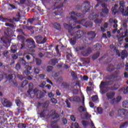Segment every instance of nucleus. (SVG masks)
Returning <instances> with one entry per match:
<instances>
[{
  "instance_id": "f257e3e1",
  "label": "nucleus",
  "mask_w": 128,
  "mask_h": 128,
  "mask_svg": "<svg viewBox=\"0 0 128 128\" xmlns=\"http://www.w3.org/2000/svg\"><path fill=\"white\" fill-rule=\"evenodd\" d=\"M70 20L69 22L70 24L68 25L66 23L64 24V26L66 28H68V26H70L72 28H76V24H82V26H86V28H88V26H92V23L91 22H86L84 20H78V18H82V16H84L80 14L71 12L70 13Z\"/></svg>"
},
{
  "instance_id": "f03ea898",
  "label": "nucleus",
  "mask_w": 128,
  "mask_h": 128,
  "mask_svg": "<svg viewBox=\"0 0 128 128\" xmlns=\"http://www.w3.org/2000/svg\"><path fill=\"white\" fill-rule=\"evenodd\" d=\"M34 88V84L32 83L29 84V90L28 91V94H30V98H34V96L36 94L37 96V98H42L44 96V94L38 88H35L34 90H32Z\"/></svg>"
},
{
  "instance_id": "7ed1b4c3",
  "label": "nucleus",
  "mask_w": 128,
  "mask_h": 128,
  "mask_svg": "<svg viewBox=\"0 0 128 128\" xmlns=\"http://www.w3.org/2000/svg\"><path fill=\"white\" fill-rule=\"evenodd\" d=\"M52 116V120H54V121H52V122H56L58 121V118L59 116L58 115V113L56 112L54 110H52L50 112H50L48 110H45L42 111L40 114V118H44V116Z\"/></svg>"
},
{
  "instance_id": "20e7f679",
  "label": "nucleus",
  "mask_w": 128,
  "mask_h": 128,
  "mask_svg": "<svg viewBox=\"0 0 128 128\" xmlns=\"http://www.w3.org/2000/svg\"><path fill=\"white\" fill-rule=\"evenodd\" d=\"M102 8L101 10L102 12L100 13V16L102 18H104V16L108 14V6L106 4H102Z\"/></svg>"
},
{
  "instance_id": "39448f33",
  "label": "nucleus",
  "mask_w": 128,
  "mask_h": 128,
  "mask_svg": "<svg viewBox=\"0 0 128 128\" xmlns=\"http://www.w3.org/2000/svg\"><path fill=\"white\" fill-rule=\"evenodd\" d=\"M120 8H119V10L122 14L123 16H128V6L126 10L124 12V2L120 1Z\"/></svg>"
},
{
  "instance_id": "423d86ee",
  "label": "nucleus",
  "mask_w": 128,
  "mask_h": 128,
  "mask_svg": "<svg viewBox=\"0 0 128 128\" xmlns=\"http://www.w3.org/2000/svg\"><path fill=\"white\" fill-rule=\"evenodd\" d=\"M26 46L28 48H36V43L32 39H28L26 41Z\"/></svg>"
},
{
  "instance_id": "0eeeda50",
  "label": "nucleus",
  "mask_w": 128,
  "mask_h": 128,
  "mask_svg": "<svg viewBox=\"0 0 128 128\" xmlns=\"http://www.w3.org/2000/svg\"><path fill=\"white\" fill-rule=\"evenodd\" d=\"M90 2H84V6L82 8V12L83 14H84L88 12H90Z\"/></svg>"
},
{
  "instance_id": "6e6552de",
  "label": "nucleus",
  "mask_w": 128,
  "mask_h": 128,
  "mask_svg": "<svg viewBox=\"0 0 128 128\" xmlns=\"http://www.w3.org/2000/svg\"><path fill=\"white\" fill-rule=\"evenodd\" d=\"M1 102L3 106L6 108H10L12 106L11 102L8 99L3 98L2 99Z\"/></svg>"
},
{
  "instance_id": "1a4fd4ad",
  "label": "nucleus",
  "mask_w": 128,
  "mask_h": 128,
  "mask_svg": "<svg viewBox=\"0 0 128 128\" xmlns=\"http://www.w3.org/2000/svg\"><path fill=\"white\" fill-rule=\"evenodd\" d=\"M118 116H126V114H128V110H126L124 109V108H120L118 110Z\"/></svg>"
},
{
  "instance_id": "9d476101",
  "label": "nucleus",
  "mask_w": 128,
  "mask_h": 128,
  "mask_svg": "<svg viewBox=\"0 0 128 128\" xmlns=\"http://www.w3.org/2000/svg\"><path fill=\"white\" fill-rule=\"evenodd\" d=\"M116 94L114 92L108 93L106 96L108 100H111V103L114 104V96Z\"/></svg>"
},
{
  "instance_id": "9b49d317",
  "label": "nucleus",
  "mask_w": 128,
  "mask_h": 128,
  "mask_svg": "<svg viewBox=\"0 0 128 128\" xmlns=\"http://www.w3.org/2000/svg\"><path fill=\"white\" fill-rule=\"evenodd\" d=\"M42 36H38L36 38V42H38V44H44V42H46V38H44L43 40H42Z\"/></svg>"
},
{
  "instance_id": "f8f14e48",
  "label": "nucleus",
  "mask_w": 128,
  "mask_h": 128,
  "mask_svg": "<svg viewBox=\"0 0 128 128\" xmlns=\"http://www.w3.org/2000/svg\"><path fill=\"white\" fill-rule=\"evenodd\" d=\"M128 56V51L124 50L121 53V58L122 60H124L125 58H126Z\"/></svg>"
},
{
  "instance_id": "ddd939ff",
  "label": "nucleus",
  "mask_w": 128,
  "mask_h": 128,
  "mask_svg": "<svg viewBox=\"0 0 128 128\" xmlns=\"http://www.w3.org/2000/svg\"><path fill=\"white\" fill-rule=\"evenodd\" d=\"M88 38L89 40H92L93 38H94V37L96 36V33L94 32H90L88 34Z\"/></svg>"
},
{
  "instance_id": "4468645a",
  "label": "nucleus",
  "mask_w": 128,
  "mask_h": 128,
  "mask_svg": "<svg viewBox=\"0 0 128 128\" xmlns=\"http://www.w3.org/2000/svg\"><path fill=\"white\" fill-rule=\"evenodd\" d=\"M82 32L78 31L75 33V38H82Z\"/></svg>"
},
{
  "instance_id": "2eb2a0df",
  "label": "nucleus",
  "mask_w": 128,
  "mask_h": 128,
  "mask_svg": "<svg viewBox=\"0 0 128 128\" xmlns=\"http://www.w3.org/2000/svg\"><path fill=\"white\" fill-rule=\"evenodd\" d=\"M8 78L10 82H12L13 84H16V81L12 78V75H9Z\"/></svg>"
},
{
  "instance_id": "dca6fc26",
  "label": "nucleus",
  "mask_w": 128,
  "mask_h": 128,
  "mask_svg": "<svg viewBox=\"0 0 128 128\" xmlns=\"http://www.w3.org/2000/svg\"><path fill=\"white\" fill-rule=\"evenodd\" d=\"M108 84L106 82H102L100 85V92H102V90L104 88H106V86H108Z\"/></svg>"
},
{
  "instance_id": "f3484780",
  "label": "nucleus",
  "mask_w": 128,
  "mask_h": 128,
  "mask_svg": "<svg viewBox=\"0 0 128 128\" xmlns=\"http://www.w3.org/2000/svg\"><path fill=\"white\" fill-rule=\"evenodd\" d=\"M98 15H96V13H92L89 16V18L92 20H94L96 18H98Z\"/></svg>"
},
{
  "instance_id": "a211bd4d",
  "label": "nucleus",
  "mask_w": 128,
  "mask_h": 128,
  "mask_svg": "<svg viewBox=\"0 0 128 128\" xmlns=\"http://www.w3.org/2000/svg\"><path fill=\"white\" fill-rule=\"evenodd\" d=\"M90 52H92V50L90 49V48H89L85 52H82V54L84 56H86L90 54Z\"/></svg>"
},
{
  "instance_id": "6ab92c4d",
  "label": "nucleus",
  "mask_w": 128,
  "mask_h": 128,
  "mask_svg": "<svg viewBox=\"0 0 128 128\" xmlns=\"http://www.w3.org/2000/svg\"><path fill=\"white\" fill-rule=\"evenodd\" d=\"M58 59H54L49 62V64H51V66H55L56 64H58Z\"/></svg>"
},
{
  "instance_id": "aec40b11",
  "label": "nucleus",
  "mask_w": 128,
  "mask_h": 128,
  "mask_svg": "<svg viewBox=\"0 0 128 128\" xmlns=\"http://www.w3.org/2000/svg\"><path fill=\"white\" fill-rule=\"evenodd\" d=\"M118 8V5L116 4L114 7H112V14H116V12H118V10L116 9Z\"/></svg>"
},
{
  "instance_id": "412c9836",
  "label": "nucleus",
  "mask_w": 128,
  "mask_h": 128,
  "mask_svg": "<svg viewBox=\"0 0 128 128\" xmlns=\"http://www.w3.org/2000/svg\"><path fill=\"white\" fill-rule=\"evenodd\" d=\"M15 102L18 106H24V104L22 103L19 99H16Z\"/></svg>"
},
{
  "instance_id": "4be33fe9",
  "label": "nucleus",
  "mask_w": 128,
  "mask_h": 128,
  "mask_svg": "<svg viewBox=\"0 0 128 128\" xmlns=\"http://www.w3.org/2000/svg\"><path fill=\"white\" fill-rule=\"evenodd\" d=\"M126 26H128V25H126V23L123 24V28H124V34L126 36H128V29H126Z\"/></svg>"
},
{
  "instance_id": "5701e85b",
  "label": "nucleus",
  "mask_w": 128,
  "mask_h": 128,
  "mask_svg": "<svg viewBox=\"0 0 128 128\" xmlns=\"http://www.w3.org/2000/svg\"><path fill=\"white\" fill-rule=\"evenodd\" d=\"M122 106L124 108H128V100H124L122 102Z\"/></svg>"
},
{
  "instance_id": "b1692460",
  "label": "nucleus",
  "mask_w": 128,
  "mask_h": 128,
  "mask_svg": "<svg viewBox=\"0 0 128 128\" xmlns=\"http://www.w3.org/2000/svg\"><path fill=\"white\" fill-rule=\"evenodd\" d=\"M17 50V49H16V45H14V46H11V52L13 53V54H14Z\"/></svg>"
},
{
  "instance_id": "393cba45",
  "label": "nucleus",
  "mask_w": 128,
  "mask_h": 128,
  "mask_svg": "<svg viewBox=\"0 0 128 128\" xmlns=\"http://www.w3.org/2000/svg\"><path fill=\"white\" fill-rule=\"evenodd\" d=\"M120 100H122V96H117L116 99L114 98V102H120Z\"/></svg>"
},
{
  "instance_id": "a878e982",
  "label": "nucleus",
  "mask_w": 128,
  "mask_h": 128,
  "mask_svg": "<svg viewBox=\"0 0 128 128\" xmlns=\"http://www.w3.org/2000/svg\"><path fill=\"white\" fill-rule=\"evenodd\" d=\"M78 110L80 112H86V108L82 107V106H80L78 108Z\"/></svg>"
},
{
  "instance_id": "bb28decb",
  "label": "nucleus",
  "mask_w": 128,
  "mask_h": 128,
  "mask_svg": "<svg viewBox=\"0 0 128 128\" xmlns=\"http://www.w3.org/2000/svg\"><path fill=\"white\" fill-rule=\"evenodd\" d=\"M18 128H26V124L22 123H20L18 124Z\"/></svg>"
},
{
  "instance_id": "cd10ccee",
  "label": "nucleus",
  "mask_w": 128,
  "mask_h": 128,
  "mask_svg": "<svg viewBox=\"0 0 128 128\" xmlns=\"http://www.w3.org/2000/svg\"><path fill=\"white\" fill-rule=\"evenodd\" d=\"M54 28H55L56 30H60V25L58 24V23H55L54 24Z\"/></svg>"
},
{
  "instance_id": "c85d7f7f",
  "label": "nucleus",
  "mask_w": 128,
  "mask_h": 128,
  "mask_svg": "<svg viewBox=\"0 0 128 128\" xmlns=\"http://www.w3.org/2000/svg\"><path fill=\"white\" fill-rule=\"evenodd\" d=\"M86 48V46H81L78 47L76 49V52H78V50H84Z\"/></svg>"
},
{
  "instance_id": "c756f323",
  "label": "nucleus",
  "mask_w": 128,
  "mask_h": 128,
  "mask_svg": "<svg viewBox=\"0 0 128 128\" xmlns=\"http://www.w3.org/2000/svg\"><path fill=\"white\" fill-rule=\"evenodd\" d=\"M114 24L113 25V28H118V20H114Z\"/></svg>"
},
{
  "instance_id": "7c9ffc66",
  "label": "nucleus",
  "mask_w": 128,
  "mask_h": 128,
  "mask_svg": "<svg viewBox=\"0 0 128 128\" xmlns=\"http://www.w3.org/2000/svg\"><path fill=\"white\" fill-rule=\"evenodd\" d=\"M44 56H46L47 58H52V54L50 52L44 53Z\"/></svg>"
},
{
  "instance_id": "2f4dec72",
  "label": "nucleus",
  "mask_w": 128,
  "mask_h": 128,
  "mask_svg": "<svg viewBox=\"0 0 128 128\" xmlns=\"http://www.w3.org/2000/svg\"><path fill=\"white\" fill-rule=\"evenodd\" d=\"M18 38L19 40H22V42H24V38L22 36L20 35L18 36Z\"/></svg>"
},
{
  "instance_id": "473e14b6",
  "label": "nucleus",
  "mask_w": 128,
  "mask_h": 128,
  "mask_svg": "<svg viewBox=\"0 0 128 128\" xmlns=\"http://www.w3.org/2000/svg\"><path fill=\"white\" fill-rule=\"evenodd\" d=\"M46 82L45 81L42 82L40 85L39 86L40 88H44V86H46Z\"/></svg>"
},
{
  "instance_id": "72a5a7b5",
  "label": "nucleus",
  "mask_w": 128,
  "mask_h": 128,
  "mask_svg": "<svg viewBox=\"0 0 128 128\" xmlns=\"http://www.w3.org/2000/svg\"><path fill=\"white\" fill-rule=\"evenodd\" d=\"M94 48H95L96 50H100V48H102V45L100 44H96V45L94 46Z\"/></svg>"
},
{
  "instance_id": "f704fd0d",
  "label": "nucleus",
  "mask_w": 128,
  "mask_h": 128,
  "mask_svg": "<svg viewBox=\"0 0 128 128\" xmlns=\"http://www.w3.org/2000/svg\"><path fill=\"white\" fill-rule=\"evenodd\" d=\"M54 68V67L52 66H48L46 68V70L48 72H52Z\"/></svg>"
},
{
  "instance_id": "c9c22d12",
  "label": "nucleus",
  "mask_w": 128,
  "mask_h": 128,
  "mask_svg": "<svg viewBox=\"0 0 128 128\" xmlns=\"http://www.w3.org/2000/svg\"><path fill=\"white\" fill-rule=\"evenodd\" d=\"M100 56V52H98L96 54H95L93 56L92 58L93 60H96V58H98Z\"/></svg>"
},
{
  "instance_id": "e433bc0d",
  "label": "nucleus",
  "mask_w": 128,
  "mask_h": 128,
  "mask_svg": "<svg viewBox=\"0 0 128 128\" xmlns=\"http://www.w3.org/2000/svg\"><path fill=\"white\" fill-rule=\"evenodd\" d=\"M82 122V124L84 127L86 126H88V122L86 120H83V121Z\"/></svg>"
},
{
  "instance_id": "4c0bfd02",
  "label": "nucleus",
  "mask_w": 128,
  "mask_h": 128,
  "mask_svg": "<svg viewBox=\"0 0 128 128\" xmlns=\"http://www.w3.org/2000/svg\"><path fill=\"white\" fill-rule=\"evenodd\" d=\"M97 110L99 114H102L104 110L102 108H97Z\"/></svg>"
},
{
  "instance_id": "58836bf2",
  "label": "nucleus",
  "mask_w": 128,
  "mask_h": 128,
  "mask_svg": "<svg viewBox=\"0 0 128 128\" xmlns=\"http://www.w3.org/2000/svg\"><path fill=\"white\" fill-rule=\"evenodd\" d=\"M70 42L71 44H76V38H72L70 40Z\"/></svg>"
},
{
  "instance_id": "ea45409f",
  "label": "nucleus",
  "mask_w": 128,
  "mask_h": 128,
  "mask_svg": "<svg viewBox=\"0 0 128 128\" xmlns=\"http://www.w3.org/2000/svg\"><path fill=\"white\" fill-rule=\"evenodd\" d=\"M30 74V72L28 70H25L23 72L24 74H26V76H28Z\"/></svg>"
},
{
  "instance_id": "a19ab883",
  "label": "nucleus",
  "mask_w": 128,
  "mask_h": 128,
  "mask_svg": "<svg viewBox=\"0 0 128 128\" xmlns=\"http://www.w3.org/2000/svg\"><path fill=\"white\" fill-rule=\"evenodd\" d=\"M16 76L20 80H24V77L22 76L20 74H17Z\"/></svg>"
},
{
  "instance_id": "79ce46f5",
  "label": "nucleus",
  "mask_w": 128,
  "mask_h": 128,
  "mask_svg": "<svg viewBox=\"0 0 128 128\" xmlns=\"http://www.w3.org/2000/svg\"><path fill=\"white\" fill-rule=\"evenodd\" d=\"M51 102L54 104H56L58 102V100L54 98L51 99Z\"/></svg>"
},
{
  "instance_id": "37998d69",
  "label": "nucleus",
  "mask_w": 128,
  "mask_h": 128,
  "mask_svg": "<svg viewBox=\"0 0 128 128\" xmlns=\"http://www.w3.org/2000/svg\"><path fill=\"white\" fill-rule=\"evenodd\" d=\"M36 64L39 65L42 64V60H40V59H36Z\"/></svg>"
},
{
  "instance_id": "c03bdc74",
  "label": "nucleus",
  "mask_w": 128,
  "mask_h": 128,
  "mask_svg": "<svg viewBox=\"0 0 128 128\" xmlns=\"http://www.w3.org/2000/svg\"><path fill=\"white\" fill-rule=\"evenodd\" d=\"M98 98L97 96H94L92 97V100H93V102H96Z\"/></svg>"
},
{
  "instance_id": "a18cd8bd",
  "label": "nucleus",
  "mask_w": 128,
  "mask_h": 128,
  "mask_svg": "<svg viewBox=\"0 0 128 128\" xmlns=\"http://www.w3.org/2000/svg\"><path fill=\"white\" fill-rule=\"evenodd\" d=\"M16 68L17 70H20V64L18 63L16 64Z\"/></svg>"
},
{
  "instance_id": "49530a36",
  "label": "nucleus",
  "mask_w": 128,
  "mask_h": 128,
  "mask_svg": "<svg viewBox=\"0 0 128 128\" xmlns=\"http://www.w3.org/2000/svg\"><path fill=\"white\" fill-rule=\"evenodd\" d=\"M74 100H74V102H80V98L78 96H76L74 98Z\"/></svg>"
},
{
  "instance_id": "de8ad7c7",
  "label": "nucleus",
  "mask_w": 128,
  "mask_h": 128,
  "mask_svg": "<svg viewBox=\"0 0 128 128\" xmlns=\"http://www.w3.org/2000/svg\"><path fill=\"white\" fill-rule=\"evenodd\" d=\"M48 96L49 98H54V94H52V92H49L48 93Z\"/></svg>"
},
{
  "instance_id": "09e8293b",
  "label": "nucleus",
  "mask_w": 128,
  "mask_h": 128,
  "mask_svg": "<svg viewBox=\"0 0 128 128\" xmlns=\"http://www.w3.org/2000/svg\"><path fill=\"white\" fill-rule=\"evenodd\" d=\"M34 74H40V70H38L36 68H34Z\"/></svg>"
},
{
  "instance_id": "8fccbe9b",
  "label": "nucleus",
  "mask_w": 128,
  "mask_h": 128,
  "mask_svg": "<svg viewBox=\"0 0 128 128\" xmlns=\"http://www.w3.org/2000/svg\"><path fill=\"white\" fill-rule=\"evenodd\" d=\"M66 104L67 105V108H70V102H68V100H66Z\"/></svg>"
},
{
  "instance_id": "3c124183",
  "label": "nucleus",
  "mask_w": 128,
  "mask_h": 128,
  "mask_svg": "<svg viewBox=\"0 0 128 128\" xmlns=\"http://www.w3.org/2000/svg\"><path fill=\"white\" fill-rule=\"evenodd\" d=\"M28 84V80H25L22 83V86H26Z\"/></svg>"
},
{
  "instance_id": "603ef678",
  "label": "nucleus",
  "mask_w": 128,
  "mask_h": 128,
  "mask_svg": "<svg viewBox=\"0 0 128 128\" xmlns=\"http://www.w3.org/2000/svg\"><path fill=\"white\" fill-rule=\"evenodd\" d=\"M70 120H72L73 122H76V117L74 115H72L70 117Z\"/></svg>"
},
{
  "instance_id": "864d4df0",
  "label": "nucleus",
  "mask_w": 128,
  "mask_h": 128,
  "mask_svg": "<svg viewBox=\"0 0 128 128\" xmlns=\"http://www.w3.org/2000/svg\"><path fill=\"white\" fill-rule=\"evenodd\" d=\"M108 22H105L103 25V28H108Z\"/></svg>"
},
{
  "instance_id": "5fc2aeb1",
  "label": "nucleus",
  "mask_w": 128,
  "mask_h": 128,
  "mask_svg": "<svg viewBox=\"0 0 128 128\" xmlns=\"http://www.w3.org/2000/svg\"><path fill=\"white\" fill-rule=\"evenodd\" d=\"M46 80L48 84H52V86H54V84H52V82L50 79L47 78Z\"/></svg>"
},
{
  "instance_id": "6e6d98bb",
  "label": "nucleus",
  "mask_w": 128,
  "mask_h": 128,
  "mask_svg": "<svg viewBox=\"0 0 128 128\" xmlns=\"http://www.w3.org/2000/svg\"><path fill=\"white\" fill-rule=\"evenodd\" d=\"M50 103L48 102H46L44 104V108H48Z\"/></svg>"
},
{
  "instance_id": "4d7b16f0",
  "label": "nucleus",
  "mask_w": 128,
  "mask_h": 128,
  "mask_svg": "<svg viewBox=\"0 0 128 128\" xmlns=\"http://www.w3.org/2000/svg\"><path fill=\"white\" fill-rule=\"evenodd\" d=\"M94 22L96 24H100L102 22V20L96 19Z\"/></svg>"
},
{
  "instance_id": "13d9d810",
  "label": "nucleus",
  "mask_w": 128,
  "mask_h": 128,
  "mask_svg": "<svg viewBox=\"0 0 128 128\" xmlns=\"http://www.w3.org/2000/svg\"><path fill=\"white\" fill-rule=\"evenodd\" d=\"M114 52H116L118 54V56H120V50H116V48H115L114 50Z\"/></svg>"
},
{
  "instance_id": "bf43d9fd",
  "label": "nucleus",
  "mask_w": 128,
  "mask_h": 128,
  "mask_svg": "<svg viewBox=\"0 0 128 128\" xmlns=\"http://www.w3.org/2000/svg\"><path fill=\"white\" fill-rule=\"evenodd\" d=\"M26 68L27 70H32V67H30V66H26Z\"/></svg>"
},
{
  "instance_id": "052dcab7",
  "label": "nucleus",
  "mask_w": 128,
  "mask_h": 128,
  "mask_svg": "<svg viewBox=\"0 0 128 128\" xmlns=\"http://www.w3.org/2000/svg\"><path fill=\"white\" fill-rule=\"evenodd\" d=\"M58 48H60V46H57L56 47V53L58 54H60V51L58 50Z\"/></svg>"
},
{
  "instance_id": "680f3d73",
  "label": "nucleus",
  "mask_w": 128,
  "mask_h": 128,
  "mask_svg": "<svg viewBox=\"0 0 128 128\" xmlns=\"http://www.w3.org/2000/svg\"><path fill=\"white\" fill-rule=\"evenodd\" d=\"M62 122L64 124H66L68 121L66 118H62Z\"/></svg>"
},
{
  "instance_id": "e2e57ef3",
  "label": "nucleus",
  "mask_w": 128,
  "mask_h": 128,
  "mask_svg": "<svg viewBox=\"0 0 128 128\" xmlns=\"http://www.w3.org/2000/svg\"><path fill=\"white\" fill-rule=\"evenodd\" d=\"M74 126L75 128H80V126H78V122H76L74 124Z\"/></svg>"
},
{
  "instance_id": "0e129e2a",
  "label": "nucleus",
  "mask_w": 128,
  "mask_h": 128,
  "mask_svg": "<svg viewBox=\"0 0 128 128\" xmlns=\"http://www.w3.org/2000/svg\"><path fill=\"white\" fill-rule=\"evenodd\" d=\"M89 104H90V108H94V103H92V102H90L89 103Z\"/></svg>"
},
{
  "instance_id": "69168bd1",
  "label": "nucleus",
  "mask_w": 128,
  "mask_h": 128,
  "mask_svg": "<svg viewBox=\"0 0 128 128\" xmlns=\"http://www.w3.org/2000/svg\"><path fill=\"white\" fill-rule=\"evenodd\" d=\"M12 58L14 60H16V58H18V55H16V54L12 55Z\"/></svg>"
},
{
  "instance_id": "338daca9",
  "label": "nucleus",
  "mask_w": 128,
  "mask_h": 128,
  "mask_svg": "<svg viewBox=\"0 0 128 128\" xmlns=\"http://www.w3.org/2000/svg\"><path fill=\"white\" fill-rule=\"evenodd\" d=\"M124 94H128V86L126 88L124 91Z\"/></svg>"
},
{
  "instance_id": "774afa93",
  "label": "nucleus",
  "mask_w": 128,
  "mask_h": 128,
  "mask_svg": "<svg viewBox=\"0 0 128 128\" xmlns=\"http://www.w3.org/2000/svg\"><path fill=\"white\" fill-rule=\"evenodd\" d=\"M56 94L57 96H60V90H56Z\"/></svg>"
}]
</instances>
